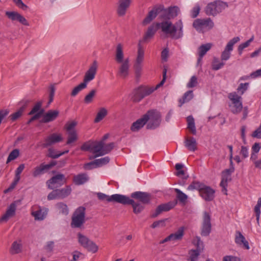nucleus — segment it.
I'll return each instance as SVG.
<instances>
[{
  "instance_id": "21",
  "label": "nucleus",
  "mask_w": 261,
  "mask_h": 261,
  "mask_svg": "<svg viewBox=\"0 0 261 261\" xmlns=\"http://www.w3.org/2000/svg\"><path fill=\"white\" fill-rule=\"evenodd\" d=\"M132 0H119L117 9V14L119 16L125 15L127 9L129 7Z\"/></svg>"
},
{
  "instance_id": "51",
  "label": "nucleus",
  "mask_w": 261,
  "mask_h": 261,
  "mask_svg": "<svg viewBox=\"0 0 261 261\" xmlns=\"http://www.w3.org/2000/svg\"><path fill=\"white\" fill-rule=\"evenodd\" d=\"M77 139V134L75 130H72L68 132V137L67 144H70L71 143L75 142Z\"/></svg>"
},
{
  "instance_id": "53",
  "label": "nucleus",
  "mask_w": 261,
  "mask_h": 261,
  "mask_svg": "<svg viewBox=\"0 0 261 261\" xmlns=\"http://www.w3.org/2000/svg\"><path fill=\"white\" fill-rule=\"evenodd\" d=\"M175 192L177 194V198L181 202H185L188 198V196L178 189H175Z\"/></svg>"
},
{
  "instance_id": "22",
  "label": "nucleus",
  "mask_w": 261,
  "mask_h": 261,
  "mask_svg": "<svg viewBox=\"0 0 261 261\" xmlns=\"http://www.w3.org/2000/svg\"><path fill=\"white\" fill-rule=\"evenodd\" d=\"M110 161V158L106 156L99 159H96L92 162L88 163L85 165V168L87 169H91L93 168H97L107 164Z\"/></svg>"
},
{
  "instance_id": "57",
  "label": "nucleus",
  "mask_w": 261,
  "mask_h": 261,
  "mask_svg": "<svg viewBox=\"0 0 261 261\" xmlns=\"http://www.w3.org/2000/svg\"><path fill=\"white\" fill-rule=\"evenodd\" d=\"M93 147V142H88L83 144L81 147V149L83 151H89L92 152Z\"/></svg>"
},
{
  "instance_id": "62",
  "label": "nucleus",
  "mask_w": 261,
  "mask_h": 261,
  "mask_svg": "<svg viewBox=\"0 0 261 261\" xmlns=\"http://www.w3.org/2000/svg\"><path fill=\"white\" fill-rule=\"evenodd\" d=\"M72 255V259L70 261H77L80 257L84 258V255L78 251L73 252Z\"/></svg>"
},
{
  "instance_id": "40",
  "label": "nucleus",
  "mask_w": 261,
  "mask_h": 261,
  "mask_svg": "<svg viewBox=\"0 0 261 261\" xmlns=\"http://www.w3.org/2000/svg\"><path fill=\"white\" fill-rule=\"evenodd\" d=\"M56 206L60 213L64 215L68 214V208L66 204L63 202H58L56 204Z\"/></svg>"
},
{
  "instance_id": "41",
  "label": "nucleus",
  "mask_w": 261,
  "mask_h": 261,
  "mask_svg": "<svg viewBox=\"0 0 261 261\" xmlns=\"http://www.w3.org/2000/svg\"><path fill=\"white\" fill-rule=\"evenodd\" d=\"M107 114L108 111L105 108H101L96 115L94 122L95 123L99 122L107 116Z\"/></svg>"
},
{
  "instance_id": "33",
  "label": "nucleus",
  "mask_w": 261,
  "mask_h": 261,
  "mask_svg": "<svg viewBox=\"0 0 261 261\" xmlns=\"http://www.w3.org/2000/svg\"><path fill=\"white\" fill-rule=\"evenodd\" d=\"M144 51L141 45L140 42L138 45L137 56L134 65H143L144 61Z\"/></svg>"
},
{
  "instance_id": "44",
  "label": "nucleus",
  "mask_w": 261,
  "mask_h": 261,
  "mask_svg": "<svg viewBox=\"0 0 261 261\" xmlns=\"http://www.w3.org/2000/svg\"><path fill=\"white\" fill-rule=\"evenodd\" d=\"M192 243L196 246V249L195 250H198L202 252L203 250V244L202 241H201L199 237H196L193 240Z\"/></svg>"
},
{
  "instance_id": "46",
  "label": "nucleus",
  "mask_w": 261,
  "mask_h": 261,
  "mask_svg": "<svg viewBox=\"0 0 261 261\" xmlns=\"http://www.w3.org/2000/svg\"><path fill=\"white\" fill-rule=\"evenodd\" d=\"M203 186L204 185L200 182L193 181L188 186L187 189L188 190H197L200 192Z\"/></svg>"
},
{
  "instance_id": "36",
  "label": "nucleus",
  "mask_w": 261,
  "mask_h": 261,
  "mask_svg": "<svg viewBox=\"0 0 261 261\" xmlns=\"http://www.w3.org/2000/svg\"><path fill=\"white\" fill-rule=\"evenodd\" d=\"M184 227H180L176 232L170 234L169 237L171 241L181 240L184 235Z\"/></svg>"
},
{
  "instance_id": "47",
  "label": "nucleus",
  "mask_w": 261,
  "mask_h": 261,
  "mask_svg": "<svg viewBox=\"0 0 261 261\" xmlns=\"http://www.w3.org/2000/svg\"><path fill=\"white\" fill-rule=\"evenodd\" d=\"M170 19H173L178 15L179 9L177 6L169 7L168 8Z\"/></svg>"
},
{
  "instance_id": "32",
  "label": "nucleus",
  "mask_w": 261,
  "mask_h": 261,
  "mask_svg": "<svg viewBox=\"0 0 261 261\" xmlns=\"http://www.w3.org/2000/svg\"><path fill=\"white\" fill-rule=\"evenodd\" d=\"M49 169V166H46L44 164H41L39 166L36 167L33 171L32 175L33 177H36L40 176Z\"/></svg>"
},
{
  "instance_id": "6",
  "label": "nucleus",
  "mask_w": 261,
  "mask_h": 261,
  "mask_svg": "<svg viewBox=\"0 0 261 261\" xmlns=\"http://www.w3.org/2000/svg\"><path fill=\"white\" fill-rule=\"evenodd\" d=\"M227 6L226 3L221 1H215L207 5L205 8V12L207 15L215 16L221 12Z\"/></svg>"
},
{
  "instance_id": "24",
  "label": "nucleus",
  "mask_w": 261,
  "mask_h": 261,
  "mask_svg": "<svg viewBox=\"0 0 261 261\" xmlns=\"http://www.w3.org/2000/svg\"><path fill=\"white\" fill-rule=\"evenodd\" d=\"M62 140V138L60 135L54 133L45 139V142L43 144V146L47 147L55 143L61 142Z\"/></svg>"
},
{
  "instance_id": "45",
  "label": "nucleus",
  "mask_w": 261,
  "mask_h": 261,
  "mask_svg": "<svg viewBox=\"0 0 261 261\" xmlns=\"http://www.w3.org/2000/svg\"><path fill=\"white\" fill-rule=\"evenodd\" d=\"M158 8L161 9V13L160 18L161 19L166 20L165 21H168L167 20H170L169 14L168 12V8L165 9L163 5H160L158 6Z\"/></svg>"
},
{
  "instance_id": "1",
  "label": "nucleus",
  "mask_w": 261,
  "mask_h": 261,
  "mask_svg": "<svg viewBox=\"0 0 261 261\" xmlns=\"http://www.w3.org/2000/svg\"><path fill=\"white\" fill-rule=\"evenodd\" d=\"M159 28L167 37L173 39H178L183 36V24L181 20H178L174 24L170 21H163L151 24L145 34L144 40L146 41L153 37Z\"/></svg>"
},
{
  "instance_id": "8",
  "label": "nucleus",
  "mask_w": 261,
  "mask_h": 261,
  "mask_svg": "<svg viewBox=\"0 0 261 261\" xmlns=\"http://www.w3.org/2000/svg\"><path fill=\"white\" fill-rule=\"evenodd\" d=\"M70 186H66L64 188L56 189L49 193L47 199L51 200L56 199H64L68 196L71 193Z\"/></svg>"
},
{
  "instance_id": "49",
  "label": "nucleus",
  "mask_w": 261,
  "mask_h": 261,
  "mask_svg": "<svg viewBox=\"0 0 261 261\" xmlns=\"http://www.w3.org/2000/svg\"><path fill=\"white\" fill-rule=\"evenodd\" d=\"M114 147H115V143L113 142L109 143L108 144H105L104 143L103 148L102 149V153H100L99 155H104L106 154L109 153L114 148Z\"/></svg>"
},
{
  "instance_id": "58",
  "label": "nucleus",
  "mask_w": 261,
  "mask_h": 261,
  "mask_svg": "<svg viewBox=\"0 0 261 261\" xmlns=\"http://www.w3.org/2000/svg\"><path fill=\"white\" fill-rule=\"evenodd\" d=\"M248 85V83H246L244 84L241 83L240 84L237 88V91L240 94V95H243L244 93V92L247 90Z\"/></svg>"
},
{
  "instance_id": "29",
  "label": "nucleus",
  "mask_w": 261,
  "mask_h": 261,
  "mask_svg": "<svg viewBox=\"0 0 261 261\" xmlns=\"http://www.w3.org/2000/svg\"><path fill=\"white\" fill-rule=\"evenodd\" d=\"M185 145L188 149L191 151H195L197 149V143L196 139L192 137H188L185 141Z\"/></svg>"
},
{
  "instance_id": "4",
  "label": "nucleus",
  "mask_w": 261,
  "mask_h": 261,
  "mask_svg": "<svg viewBox=\"0 0 261 261\" xmlns=\"http://www.w3.org/2000/svg\"><path fill=\"white\" fill-rule=\"evenodd\" d=\"M146 120L147 129H155L159 127L161 122V113L156 110H150L144 115Z\"/></svg>"
},
{
  "instance_id": "30",
  "label": "nucleus",
  "mask_w": 261,
  "mask_h": 261,
  "mask_svg": "<svg viewBox=\"0 0 261 261\" xmlns=\"http://www.w3.org/2000/svg\"><path fill=\"white\" fill-rule=\"evenodd\" d=\"M145 120L144 115H143L141 118L133 123L130 127V130L134 132H138L146 124Z\"/></svg>"
},
{
  "instance_id": "16",
  "label": "nucleus",
  "mask_w": 261,
  "mask_h": 261,
  "mask_svg": "<svg viewBox=\"0 0 261 261\" xmlns=\"http://www.w3.org/2000/svg\"><path fill=\"white\" fill-rule=\"evenodd\" d=\"M97 69V62L96 61H94L92 65L90 66L88 70L85 73L83 84H85L87 86L88 83L93 80L95 76Z\"/></svg>"
},
{
  "instance_id": "50",
  "label": "nucleus",
  "mask_w": 261,
  "mask_h": 261,
  "mask_svg": "<svg viewBox=\"0 0 261 261\" xmlns=\"http://www.w3.org/2000/svg\"><path fill=\"white\" fill-rule=\"evenodd\" d=\"M86 87L87 86L85 85V84L81 83L73 88L71 91V96L73 97L75 96L81 90L85 89Z\"/></svg>"
},
{
  "instance_id": "28",
  "label": "nucleus",
  "mask_w": 261,
  "mask_h": 261,
  "mask_svg": "<svg viewBox=\"0 0 261 261\" xmlns=\"http://www.w3.org/2000/svg\"><path fill=\"white\" fill-rule=\"evenodd\" d=\"M104 142L101 140L98 142H93V147L92 153L94 154L93 158H96L98 156H102V155H99L102 152V149L103 148Z\"/></svg>"
},
{
  "instance_id": "31",
  "label": "nucleus",
  "mask_w": 261,
  "mask_h": 261,
  "mask_svg": "<svg viewBox=\"0 0 261 261\" xmlns=\"http://www.w3.org/2000/svg\"><path fill=\"white\" fill-rule=\"evenodd\" d=\"M212 44L211 43H206L202 44L198 48L199 58L197 60V63L199 64L206 53L211 48Z\"/></svg>"
},
{
  "instance_id": "35",
  "label": "nucleus",
  "mask_w": 261,
  "mask_h": 261,
  "mask_svg": "<svg viewBox=\"0 0 261 261\" xmlns=\"http://www.w3.org/2000/svg\"><path fill=\"white\" fill-rule=\"evenodd\" d=\"M22 244L21 241H14L11 247L10 252L11 254H18L22 251Z\"/></svg>"
},
{
  "instance_id": "52",
  "label": "nucleus",
  "mask_w": 261,
  "mask_h": 261,
  "mask_svg": "<svg viewBox=\"0 0 261 261\" xmlns=\"http://www.w3.org/2000/svg\"><path fill=\"white\" fill-rule=\"evenodd\" d=\"M19 151L18 149H15L13 150L10 153V154L7 158V160L6 162L7 164L9 163L11 161L16 159L19 156Z\"/></svg>"
},
{
  "instance_id": "27",
  "label": "nucleus",
  "mask_w": 261,
  "mask_h": 261,
  "mask_svg": "<svg viewBox=\"0 0 261 261\" xmlns=\"http://www.w3.org/2000/svg\"><path fill=\"white\" fill-rule=\"evenodd\" d=\"M59 112L58 110H49L44 115L41 120L42 123H48L55 120L59 116Z\"/></svg>"
},
{
  "instance_id": "37",
  "label": "nucleus",
  "mask_w": 261,
  "mask_h": 261,
  "mask_svg": "<svg viewBox=\"0 0 261 261\" xmlns=\"http://www.w3.org/2000/svg\"><path fill=\"white\" fill-rule=\"evenodd\" d=\"M194 95L193 93V91L189 90L186 92L183 95L182 98L179 100V106L180 107L185 102H187L191 100L193 98Z\"/></svg>"
},
{
  "instance_id": "48",
  "label": "nucleus",
  "mask_w": 261,
  "mask_h": 261,
  "mask_svg": "<svg viewBox=\"0 0 261 261\" xmlns=\"http://www.w3.org/2000/svg\"><path fill=\"white\" fill-rule=\"evenodd\" d=\"M135 76L136 80L139 81L142 74L143 65H134Z\"/></svg>"
},
{
  "instance_id": "9",
  "label": "nucleus",
  "mask_w": 261,
  "mask_h": 261,
  "mask_svg": "<svg viewBox=\"0 0 261 261\" xmlns=\"http://www.w3.org/2000/svg\"><path fill=\"white\" fill-rule=\"evenodd\" d=\"M193 27L199 32H202L204 30H209L214 27V23L211 18L196 19L193 23Z\"/></svg>"
},
{
  "instance_id": "34",
  "label": "nucleus",
  "mask_w": 261,
  "mask_h": 261,
  "mask_svg": "<svg viewBox=\"0 0 261 261\" xmlns=\"http://www.w3.org/2000/svg\"><path fill=\"white\" fill-rule=\"evenodd\" d=\"M88 177L86 174H79L73 177V181L76 185H81L85 184L88 180Z\"/></svg>"
},
{
  "instance_id": "19",
  "label": "nucleus",
  "mask_w": 261,
  "mask_h": 261,
  "mask_svg": "<svg viewBox=\"0 0 261 261\" xmlns=\"http://www.w3.org/2000/svg\"><path fill=\"white\" fill-rule=\"evenodd\" d=\"M130 197L137 200H139L140 203L143 204L149 203L151 200V195L149 193L141 191H137L131 194Z\"/></svg>"
},
{
  "instance_id": "23",
  "label": "nucleus",
  "mask_w": 261,
  "mask_h": 261,
  "mask_svg": "<svg viewBox=\"0 0 261 261\" xmlns=\"http://www.w3.org/2000/svg\"><path fill=\"white\" fill-rule=\"evenodd\" d=\"M16 202V201L12 202L8 206L6 213L0 219L1 222H7L10 218L15 216L17 207Z\"/></svg>"
},
{
  "instance_id": "63",
  "label": "nucleus",
  "mask_w": 261,
  "mask_h": 261,
  "mask_svg": "<svg viewBox=\"0 0 261 261\" xmlns=\"http://www.w3.org/2000/svg\"><path fill=\"white\" fill-rule=\"evenodd\" d=\"M77 122L75 121H72L71 122H68L66 124L65 127L67 131L68 132L74 130L73 128L76 125Z\"/></svg>"
},
{
  "instance_id": "15",
  "label": "nucleus",
  "mask_w": 261,
  "mask_h": 261,
  "mask_svg": "<svg viewBox=\"0 0 261 261\" xmlns=\"http://www.w3.org/2000/svg\"><path fill=\"white\" fill-rule=\"evenodd\" d=\"M31 215L34 217L35 220L42 221L44 220L47 214L46 208H41V206L35 205L31 208Z\"/></svg>"
},
{
  "instance_id": "59",
  "label": "nucleus",
  "mask_w": 261,
  "mask_h": 261,
  "mask_svg": "<svg viewBox=\"0 0 261 261\" xmlns=\"http://www.w3.org/2000/svg\"><path fill=\"white\" fill-rule=\"evenodd\" d=\"M25 167L24 164H20L18 168L15 170V178H16L17 179L20 180V174L22 172V171L24 170Z\"/></svg>"
},
{
  "instance_id": "64",
  "label": "nucleus",
  "mask_w": 261,
  "mask_h": 261,
  "mask_svg": "<svg viewBox=\"0 0 261 261\" xmlns=\"http://www.w3.org/2000/svg\"><path fill=\"white\" fill-rule=\"evenodd\" d=\"M200 10V7L199 5L195 6L191 11V17L196 18L199 14Z\"/></svg>"
},
{
  "instance_id": "55",
  "label": "nucleus",
  "mask_w": 261,
  "mask_h": 261,
  "mask_svg": "<svg viewBox=\"0 0 261 261\" xmlns=\"http://www.w3.org/2000/svg\"><path fill=\"white\" fill-rule=\"evenodd\" d=\"M253 39V37L250 38V39H249L245 42L241 44L238 46V51H239V55H241L243 49L247 47L250 45V43H251V42L252 41Z\"/></svg>"
},
{
  "instance_id": "10",
  "label": "nucleus",
  "mask_w": 261,
  "mask_h": 261,
  "mask_svg": "<svg viewBox=\"0 0 261 261\" xmlns=\"http://www.w3.org/2000/svg\"><path fill=\"white\" fill-rule=\"evenodd\" d=\"M67 182V179L65 175L61 173H58L53 176L46 182L48 189L53 190L61 187Z\"/></svg>"
},
{
  "instance_id": "60",
  "label": "nucleus",
  "mask_w": 261,
  "mask_h": 261,
  "mask_svg": "<svg viewBox=\"0 0 261 261\" xmlns=\"http://www.w3.org/2000/svg\"><path fill=\"white\" fill-rule=\"evenodd\" d=\"M197 84V78L196 76L194 75L191 77L187 86L189 88H193L196 86Z\"/></svg>"
},
{
  "instance_id": "42",
  "label": "nucleus",
  "mask_w": 261,
  "mask_h": 261,
  "mask_svg": "<svg viewBox=\"0 0 261 261\" xmlns=\"http://www.w3.org/2000/svg\"><path fill=\"white\" fill-rule=\"evenodd\" d=\"M96 89L91 90L85 97L84 99L85 103H90L92 102L95 97L96 93Z\"/></svg>"
},
{
  "instance_id": "38",
  "label": "nucleus",
  "mask_w": 261,
  "mask_h": 261,
  "mask_svg": "<svg viewBox=\"0 0 261 261\" xmlns=\"http://www.w3.org/2000/svg\"><path fill=\"white\" fill-rule=\"evenodd\" d=\"M201 252L198 250L191 249L188 251V261H198L199 256Z\"/></svg>"
},
{
  "instance_id": "17",
  "label": "nucleus",
  "mask_w": 261,
  "mask_h": 261,
  "mask_svg": "<svg viewBox=\"0 0 261 261\" xmlns=\"http://www.w3.org/2000/svg\"><path fill=\"white\" fill-rule=\"evenodd\" d=\"M97 196L100 200H106L108 202H116L119 203L123 202V200L125 199L124 195L117 194L109 196L102 193H98Z\"/></svg>"
},
{
  "instance_id": "2",
  "label": "nucleus",
  "mask_w": 261,
  "mask_h": 261,
  "mask_svg": "<svg viewBox=\"0 0 261 261\" xmlns=\"http://www.w3.org/2000/svg\"><path fill=\"white\" fill-rule=\"evenodd\" d=\"M124 57L122 46L121 44H118L116 47L115 60L117 63L120 64L117 75L122 79H125L128 76L130 66L129 59H124Z\"/></svg>"
},
{
  "instance_id": "5",
  "label": "nucleus",
  "mask_w": 261,
  "mask_h": 261,
  "mask_svg": "<svg viewBox=\"0 0 261 261\" xmlns=\"http://www.w3.org/2000/svg\"><path fill=\"white\" fill-rule=\"evenodd\" d=\"M86 208L80 206L75 210L72 218L71 226L72 228H81L85 222Z\"/></svg>"
},
{
  "instance_id": "25",
  "label": "nucleus",
  "mask_w": 261,
  "mask_h": 261,
  "mask_svg": "<svg viewBox=\"0 0 261 261\" xmlns=\"http://www.w3.org/2000/svg\"><path fill=\"white\" fill-rule=\"evenodd\" d=\"M161 8H158V6L154 7L152 9L148 12L147 16L143 20L142 22L143 24L146 25L153 20L159 13H161Z\"/></svg>"
},
{
  "instance_id": "39",
  "label": "nucleus",
  "mask_w": 261,
  "mask_h": 261,
  "mask_svg": "<svg viewBox=\"0 0 261 261\" xmlns=\"http://www.w3.org/2000/svg\"><path fill=\"white\" fill-rule=\"evenodd\" d=\"M188 128L193 135L196 134V129L195 125L194 119L192 116H189L187 118Z\"/></svg>"
},
{
  "instance_id": "13",
  "label": "nucleus",
  "mask_w": 261,
  "mask_h": 261,
  "mask_svg": "<svg viewBox=\"0 0 261 261\" xmlns=\"http://www.w3.org/2000/svg\"><path fill=\"white\" fill-rule=\"evenodd\" d=\"M177 201H169L166 203L160 204L157 206L155 212L151 214V218H155L162 212H167L173 208L177 204Z\"/></svg>"
},
{
  "instance_id": "26",
  "label": "nucleus",
  "mask_w": 261,
  "mask_h": 261,
  "mask_svg": "<svg viewBox=\"0 0 261 261\" xmlns=\"http://www.w3.org/2000/svg\"><path fill=\"white\" fill-rule=\"evenodd\" d=\"M235 242L245 249L249 250L250 249L248 242L239 231H237L236 232Z\"/></svg>"
},
{
  "instance_id": "43",
  "label": "nucleus",
  "mask_w": 261,
  "mask_h": 261,
  "mask_svg": "<svg viewBox=\"0 0 261 261\" xmlns=\"http://www.w3.org/2000/svg\"><path fill=\"white\" fill-rule=\"evenodd\" d=\"M223 61H220L217 58H214L212 64V68L214 70H218L221 69L225 65V63L223 62Z\"/></svg>"
},
{
  "instance_id": "3",
  "label": "nucleus",
  "mask_w": 261,
  "mask_h": 261,
  "mask_svg": "<svg viewBox=\"0 0 261 261\" xmlns=\"http://www.w3.org/2000/svg\"><path fill=\"white\" fill-rule=\"evenodd\" d=\"M166 73L167 69L165 68L163 72V79L155 87L142 85L135 89L134 91V100L140 101L145 97L149 95L155 90L162 86L166 79Z\"/></svg>"
},
{
  "instance_id": "14",
  "label": "nucleus",
  "mask_w": 261,
  "mask_h": 261,
  "mask_svg": "<svg viewBox=\"0 0 261 261\" xmlns=\"http://www.w3.org/2000/svg\"><path fill=\"white\" fill-rule=\"evenodd\" d=\"M211 216L207 212H204L203 215L201 235L202 236H208L211 231Z\"/></svg>"
},
{
  "instance_id": "12",
  "label": "nucleus",
  "mask_w": 261,
  "mask_h": 261,
  "mask_svg": "<svg viewBox=\"0 0 261 261\" xmlns=\"http://www.w3.org/2000/svg\"><path fill=\"white\" fill-rule=\"evenodd\" d=\"M240 40L239 37H235L229 40L225 47L224 50L222 51L221 55V61L228 60L231 56V51L233 50V45Z\"/></svg>"
},
{
  "instance_id": "11",
  "label": "nucleus",
  "mask_w": 261,
  "mask_h": 261,
  "mask_svg": "<svg viewBox=\"0 0 261 261\" xmlns=\"http://www.w3.org/2000/svg\"><path fill=\"white\" fill-rule=\"evenodd\" d=\"M228 98L231 101L233 104V108L231 110L233 114H238L241 112L243 109L242 97L239 96L236 92L230 93L228 96Z\"/></svg>"
},
{
  "instance_id": "7",
  "label": "nucleus",
  "mask_w": 261,
  "mask_h": 261,
  "mask_svg": "<svg viewBox=\"0 0 261 261\" xmlns=\"http://www.w3.org/2000/svg\"><path fill=\"white\" fill-rule=\"evenodd\" d=\"M77 236L78 242L83 247L92 253L97 251L98 247L93 241L81 233H78Z\"/></svg>"
},
{
  "instance_id": "18",
  "label": "nucleus",
  "mask_w": 261,
  "mask_h": 261,
  "mask_svg": "<svg viewBox=\"0 0 261 261\" xmlns=\"http://www.w3.org/2000/svg\"><path fill=\"white\" fill-rule=\"evenodd\" d=\"M125 199L123 200V202H121V204H131L133 208V212L138 214L141 213L143 210L144 209L145 204H143L140 202H136L135 201L132 199H130L128 197H127L124 195Z\"/></svg>"
},
{
  "instance_id": "56",
  "label": "nucleus",
  "mask_w": 261,
  "mask_h": 261,
  "mask_svg": "<svg viewBox=\"0 0 261 261\" xmlns=\"http://www.w3.org/2000/svg\"><path fill=\"white\" fill-rule=\"evenodd\" d=\"M23 112L22 109H19L17 111L10 115L9 116V118L12 121H14L22 115Z\"/></svg>"
},
{
  "instance_id": "20",
  "label": "nucleus",
  "mask_w": 261,
  "mask_h": 261,
  "mask_svg": "<svg viewBox=\"0 0 261 261\" xmlns=\"http://www.w3.org/2000/svg\"><path fill=\"white\" fill-rule=\"evenodd\" d=\"M215 192V191L214 189L210 187L204 185L199 194L205 201H210L213 200L214 198Z\"/></svg>"
},
{
  "instance_id": "54",
  "label": "nucleus",
  "mask_w": 261,
  "mask_h": 261,
  "mask_svg": "<svg viewBox=\"0 0 261 261\" xmlns=\"http://www.w3.org/2000/svg\"><path fill=\"white\" fill-rule=\"evenodd\" d=\"M227 181L228 177L223 175L220 185L222 188V191L225 195H227L226 189V187H227Z\"/></svg>"
},
{
  "instance_id": "61",
  "label": "nucleus",
  "mask_w": 261,
  "mask_h": 261,
  "mask_svg": "<svg viewBox=\"0 0 261 261\" xmlns=\"http://www.w3.org/2000/svg\"><path fill=\"white\" fill-rule=\"evenodd\" d=\"M6 15L12 20H18L20 14L16 12H6Z\"/></svg>"
}]
</instances>
